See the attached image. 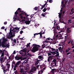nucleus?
Here are the masks:
<instances>
[{
    "instance_id": "obj_16",
    "label": "nucleus",
    "mask_w": 74,
    "mask_h": 74,
    "mask_svg": "<svg viewBox=\"0 0 74 74\" xmlns=\"http://www.w3.org/2000/svg\"><path fill=\"white\" fill-rule=\"evenodd\" d=\"M48 14L47 12H45V13H43L42 14V16H43V17H47V16H45L46 15V14Z\"/></svg>"
},
{
    "instance_id": "obj_10",
    "label": "nucleus",
    "mask_w": 74,
    "mask_h": 74,
    "mask_svg": "<svg viewBox=\"0 0 74 74\" xmlns=\"http://www.w3.org/2000/svg\"><path fill=\"white\" fill-rule=\"evenodd\" d=\"M54 56L53 55H51L50 56H48L47 60L49 62L50 60L51 61V60H52L53 59H54V58H55Z\"/></svg>"
},
{
    "instance_id": "obj_55",
    "label": "nucleus",
    "mask_w": 74,
    "mask_h": 74,
    "mask_svg": "<svg viewBox=\"0 0 74 74\" xmlns=\"http://www.w3.org/2000/svg\"><path fill=\"white\" fill-rule=\"evenodd\" d=\"M71 42V40H70L68 42V44H70V43Z\"/></svg>"
},
{
    "instance_id": "obj_42",
    "label": "nucleus",
    "mask_w": 74,
    "mask_h": 74,
    "mask_svg": "<svg viewBox=\"0 0 74 74\" xmlns=\"http://www.w3.org/2000/svg\"><path fill=\"white\" fill-rule=\"evenodd\" d=\"M67 52H69V51L68 50V49H67L66 51V53H67Z\"/></svg>"
},
{
    "instance_id": "obj_4",
    "label": "nucleus",
    "mask_w": 74,
    "mask_h": 74,
    "mask_svg": "<svg viewBox=\"0 0 74 74\" xmlns=\"http://www.w3.org/2000/svg\"><path fill=\"white\" fill-rule=\"evenodd\" d=\"M19 65V61H18L15 64V62L14 61H13L12 62V69H14V70H16V68L18 67V65Z\"/></svg>"
},
{
    "instance_id": "obj_13",
    "label": "nucleus",
    "mask_w": 74,
    "mask_h": 74,
    "mask_svg": "<svg viewBox=\"0 0 74 74\" xmlns=\"http://www.w3.org/2000/svg\"><path fill=\"white\" fill-rule=\"evenodd\" d=\"M42 31H41L40 33H37V35H38V34H40V37L41 38H42V34H44V32L43 33H42Z\"/></svg>"
},
{
    "instance_id": "obj_28",
    "label": "nucleus",
    "mask_w": 74,
    "mask_h": 74,
    "mask_svg": "<svg viewBox=\"0 0 74 74\" xmlns=\"http://www.w3.org/2000/svg\"><path fill=\"white\" fill-rule=\"evenodd\" d=\"M15 59L17 60H19V56H17V55L15 57Z\"/></svg>"
},
{
    "instance_id": "obj_17",
    "label": "nucleus",
    "mask_w": 74,
    "mask_h": 74,
    "mask_svg": "<svg viewBox=\"0 0 74 74\" xmlns=\"http://www.w3.org/2000/svg\"><path fill=\"white\" fill-rule=\"evenodd\" d=\"M65 1H66V0H62L61 2L62 5H63L64 7H65V4H64V2Z\"/></svg>"
},
{
    "instance_id": "obj_32",
    "label": "nucleus",
    "mask_w": 74,
    "mask_h": 74,
    "mask_svg": "<svg viewBox=\"0 0 74 74\" xmlns=\"http://www.w3.org/2000/svg\"><path fill=\"white\" fill-rule=\"evenodd\" d=\"M71 20H69L68 21V23H71Z\"/></svg>"
},
{
    "instance_id": "obj_51",
    "label": "nucleus",
    "mask_w": 74,
    "mask_h": 74,
    "mask_svg": "<svg viewBox=\"0 0 74 74\" xmlns=\"http://www.w3.org/2000/svg\"><path fill=\"white\" fill-rule=\"evenodd\" d=\"M22 22H25L26 21H25V20L24 19H22L21 20Z\"/></svg>"
},
{
    "instance_id": "obj_58",
    "label": "nucleus",
    "mask_w": 74,
    "mask_h": 74,
    "mask_svg": "<svg viewBox=\"0 0 74 74\" xmlns=\"http://www.w3.org/2000/svg\"><path fill=\"white\" fill-rule=\"evenodd\" d=\"M38 63L39 62H36V63H35V65H37V64H38Z\"/></svg>"
},
{
    "instance_id": "obj_30",
    "label": "nucleus",
    "mask_w": 74,
    "mask_h": 74,
    "mask_svg": "<svg viewBox=\"0 0 74 74\" xmlns=\"http://www.w3.org/2000/svg\"><path fill=\"white\" fill-rule=\"evenodd\" d=\"M51 49L52 50V52H53V51H56V49H54V48H51Z\"/></svg>"
},
{
    "instance_id": "obj_53",
    "label": "nucleus",
    "mask_w": 74,
    "mask_h": 74,
    "mask_svg": "<svg viewBox=\"0 0 74 74\" xmlns=\"http://www.w3.org/2000/svg\"><path fill=\"white\" fill-rule=\"evenodd\" d=\"M27 62H28V61H25L24 64H25V63H27Z\"/></svg>"
},
{
    "instance_id": "obj_39",
    "label": "nucleus",
    "mask_w": 74,
    "mask_h": 74,
    "mask_svg": "<svg viewBox=\"0 0 74 74\" xmlns=\"http://www.w3.org/2000/svg\"><path fill=\"white\" fill-rule=\"evenodd\" d=\"M58 49L59 51H60V50H62V47H60L58 48Z\"/></svg>"
},
{
    "instance_id": "obj_33",
    "label": "nucleus",
    "mask_w": 74,
    "mask_h": 74,
    "mask_svg": "<svg viewBox=\"0 0 74 74\" xmlns=\"http://www.w3.org/2000/svg\"><path fill=\"white\" fill-rule=\"evenodd\" d=\"M34 9L35 11H37V9H38V8H37V7H36L34 8Z\"/></svg>"
},
{
    "instance_id": "obj_41",
    "label": "nucleus",
    "mask_w": 74,
    "mask_h": 74,
    "mask_svg": "<svg viewBox=\"0 0 74 74\" xmlns=\"http://www.w3.org/2000/svg\"><path fill=\"white\" fill-rule=\"evenodd\" d=\"M5 28V27L4 26H3L1 28V29H2L3 30H4Z\"/></svg>"
},
{
    "instance_id": "obj_56",
    "label": "nucleus",
    "mask_w": 74,
    "mask_h": 74,
    "mask_svg": "<svg viewBox=\"0 0 74 74\" xmlns=\"http://www.w3.org/2000/svg\"><path fill=\"white\" fill-rule=\"evenodd\" d=\"M41 7H41V10H42V9H43V8H44V6H43V5H42V6H41Z\"/></svg>"
},
{
    "instance_id": "obj_9",
    "label": "nucleus",
    "mask_w": 74,
    "mask_h": 74,
    "mask_svg": "<svg viewBox=\"0 0 74 74\" xmlns=\"http://www.w3.org/2000/svg\"><path fill=\"white\" fill-rule=\"evenodd\" d=\"M38 49V47L37 46H34L33 47L32 49L31 50V52H33V53H34L36 52V51H37Z\"/></svg>"
},
{
    "instance_id": "obj_3",
    "label": "nucleus",
    "mask_w": 74,
    "mask_h": 74,
    "mask_svg": "<svg viewBox=\"0 0 74 74\" xmlns=\"http://www.w3.org/2000/svg\"><path fill=\"white\" fill-rule=\"evenodd\" d=\"M60 29V26L59 25H58L56 27H55L54 29V36L56 38H58L59 37V34H58L57 33V30H59Z\"/></svg>"
},
{
    "instance_id": "obj_48",
    "label": "nucleus",
    "mask_w": 74,
    "mask_h": 74,
    "mask_svg": "<svg viewBox=\"0 0 74 74\" xmlns=\"http://www.w3.org/2000/svg\"><path fill=\"white\" fill-rule=\"evenodd\" d=\"M65 4H67V2H68V0H66V1H65Z\"/></svg>"
},
{
    "instance_id": "obj_59",
    "label": "nucleus",
    "mask_w": 74,
    "mask_h": 74,
    "mask_svg": "<svg viewBox=\"0 0 74 74\" xmlns=\"http://www.w3.org/2000/svg\"><path fill=\"white\" fill-rule=\"evenodd\" d=\"M47 3H45V4L44 5H43V7H45V6L46 5V4H47Z\"/></svg>"
},
{
    "instance_id": "obj_12",
    "label": "nucleus",
    "mask_w": 74,
    "mask_h": 74,
    "mask_svg": "<svg viewBox=\"0 0 74 74\" xmlns=\"http://www.w3.org/2000/svg\"><path fill=\"white\" fill-rule=\"evenodd\" d=\"M22 14L23 15H25V16H29V15L27 14H26V13L25 12H23H23H22L20 14H19V15H22Z\"/></svg>"
},
{
    "instance_id": "obj_34",
    "label": "nucleus",
    "mask_w": 74,
    "mask_h": 74,
    "mask_svg": "<svg viewBox=\"0 0 74 74\" xmlns=\"http://www.w3.org/2000/svg\"><path fill=\"white\" fill-rule=\"evenodd\" d=\"M20 72L21 73H23V69H21Z\"/></svg>"
},
{
    "instance_id": "obj_14",
    "label": "nucleus",
    "mask_w": 74,
    "mask_h": 74,
    "mask_svg": "<svg viewBox=\"0 0 74 74\" xmlns=\"http://www.w3.org/2000/svg\"><path fill=\"white\" fill-rule=\"evenodd\" d=\"M0 60H1V63H3V62H4L5 60H4V57H1L0 58Z\"/></svg>"
},
{
    "instance_id": "obj_35",
    "label": "nucleus",
    "mask_w": 74,
    "mask_h": 74,
    "mask_svg": "<svg viewBox=\"0 0 74 74\" xmlns=\"http://www.w3.org/2000/svg\"><path fill=\"white\" fill-rule=\"evenodd\" d=\"M48 56H51V55H52V54H51L49 53H48Z\"/></svg>"
},
{
    "instance_id": "obj_44",
    "label": "nucleus",
    "mask_w": 74,
    "mask_h": 74,
    "mask_svg": "<svg viewBox=\"0 0 74 74\" xmlns=\"http://www.w3.org/2000/svg\"><path fill=\"white\" fill-rule=\"evenodd\" d=\"M37 60V61L36 62H38H38H40L41 60H38L37 59H36Z\"/></svg>"
},
{
    "instance_id": "obj_24",
    "label": "nucleus",
    "mask_w": 74,
    "mask_h": 74,
    "mask_svg": "<svg viewBox=\"0 0 74 74\" xmlns=\"http://www.w3.org/2000/svg\"><path fill=\"white\" fill-rule=\"evenodd\" d=\"M38 58L40 59H43V58H42V56H39L38 57Z\"/></svg>"
},
{
    "instance_id": "obj_47",
    "label": "nucleus",
    "mask_w": 74,
    "mask_h": 74,
    "mask_svg": "<svg viewBox=\"0 0 74 74\" xmlns=\"http://www.w3.org/2000/svg\"><path fill=\"white\" fill-rule=\"evenodd\" d=\"M30 46V45L28 43L27 44V45L26 46L27 47H29V46Z\"/></svg>"
},
{
    "instance_id": "obj_29",
    "label": "nucleus",
    "mask_w": 74,
    "mask_h": 74,
    "mask_svg": "<svg viewBox=\"0 0 74 74\" xmlns=\"http://www.w3.org/2000/svg\"><path fill=\"white\" fill-rule=\"evenodd\" d=\"M71 45L72 46H74V42H73V41H72L71 43Z\"/></svg>"
},
{
    "instance_id": "obj_40",
    "label": "nucleus",
    "mask_w": 74,
    "mask_h": 74,
    "mask_svg": "<svg viewBox=\"0 0 74 74\" xmlns=\"http://www.w3.org/2000/svg\"><path fill=\"white\" fill-rule=\"evenodd\" d=\"M49 3H52V0H49Z\"/></svg>"
},
{
    "instance_id": "obj_11",
    "label": "nucleus",
    "mask_w": 74,
    "mask_h": 74,
    "mask_svg": "<svg viewBox=\"0 0 74 74\" xmlns=\"http://www.w3.org/2000/svg\"><path fill=\"white\" fill-rule=\"evenodd\" d=\"M21 51L23 52L24 53V56H28V55H29V53H28V54H26V52H27V51L26 49H24L23 50H21Z\"/></svg>"
},
{
    "instance_id": "obj_23",
    "label": "nucleus",
    "mask_w": 74,
    "mask_h": 74,
    "mask_svg": "<svg viewBox=\"0 0 74 74\" xmlns=\"http://www.w3.org/2000/svg\"><path fill=\"white\" fill-rule=\"evenodd\" d=\"M47 45H45V44H44L42 45V48H45V46H47Z\"/></svg>"
},
{
    "instance_id": "obj_22",
    "label": "nucleus",
    "mask_w": 74,
    "mask_h": 74,
    "mask_svg": "<svg viewBox=\"0 0 74 74\" xmlns=\"http://www.w3.org/2000/svg\"><path fill=\"white\" fill-rule=\"evenodd\" d=\"M6 66H7V70H8L10 69V64H7Z\"/></svg>"
},
{
    "instance_id": "obj_7",
    "label": "nucleus",
    "mask_w": 74,
    "mask_h": 74,
    "mask_svg": "<svg viewBox=\"0 0 74 74\" xmlns=\"http://www.w3.org/2000/svg\"><path fill=\"white\" fill-rule=\"evenodd\" d=\"M50 53H51V55H56H56L54 56V57L55 58V57L58 58V56H59V52L56 51H54V52L50 51Z\"/></svg>"
},
{
    "instance_id": "obj_38",
    "label": "nucleus",
    "mask_w": 74,
    "mask_h": 74,
    "mask_svg": "<svg viewBox=\"0 0 74 74\" xmlns=\"http://www.w3.org/2000/svg\"><path fill=\"white\" fill-rule=\"evenodd\" d=\"M3 72H4L3 73L5 74V72H6V71L5 70V69H3Z\"/></svg>"
},
{
    "instance_id": "obj_1",
    "label": "nucleus",
    "mask_w": 74,
    "mask_h": 74,
    "mask_svg": "<svg viewBox=\"0 0 74 74\" xmlns=\"http://www.w3.org/2000/svg\"><path fill=\"white\" fill-rule=\"evenodd\" d=\"M19 30V28L17 27L13 28V29L11 31L10 30L9 35L8 36V38H11V37H14V36H15V32H16V30Z\"/></svg>"
},
{
    "instance_id": "obj_36",
    "label": "nucleus",
    "mask_w": 74,
    "mask_h": 74,
    "mask_svg": "<svg viewBox=\"0 0 74 74\" xmlns=\"http://www.w3.org/2000/svg\"><path fill=\"white\" fill-rule=\"evenodd\" d=\"M56 43V41H53V43L54 44H55Z\"/></svg>"
},
{
    "instance_id": "obj_63",
    "label": "nucleus",
    "mask_w": 74,
    "mask_h": 74,
    "mask_svg": "<svg viewBox=\"0 0 74 74\" xmlns=\"http://www.w3.org/2000/svg\"><path fill=\"white\" fill-rule=\"evenodd\" d=\"M46 39H47V40H50V38H46Z\"/></svg>"
},
{
    "instance_id": "obj_50",
    "label": "nucleus",
    "mask_w": 74,
    "mask_h": 74,
    "mask_svg": "<svg viewBox=\"0 0 74 74\" xmlns=\"http://www.w3.org/2000/svg\"><path fill=\"white\" fill-rule=\"evenodd\" d=\"M4 51H5V50H4L3 51H2V53H3L4 54L5 53H4Z\"/></svg>"
},
{
    "instance_id": "obj_8",
    "label": "nucleus",
    "mask_w": 74,
    "mask_h": 74,
    "mask_svg": "<svg viewBox=\"0 0 74 74\" xmlns=\"http://www.w3.org/2000/svg\"><path fill=\"white\" fill-rule=\"evenodd\" d=\"M53 62H52L51 63V67H50V69H52L51 68H54V67H55V66L56 67V60L54 59Z\"/></svg>"
},
{
    "instance_id": "obj_57",
    "label": "nucleus",
    "mask_w": 74,
    "mask_h": 74,
    "mask_svg": "<svg viewBox=\"0 0 74 74\" xmlns=\"http://www.w3.org/2000/svg\"><path fill=\"white\" fill-rule=\"evenodd\" d=\"M19 53H20V54H21V55H23V53L22 52H20V51L19 52Z\"/></svg>"
},
{
    "instance_id": "obj_64",
    "label": "nucleus",
    "mask_w": 74,
    "mask_h": 74,
    "mask_svg": "<svg viewBox=\"0 0 74 74\" xmlns=\"http://www.w3.org/2000/svg\"><path fill=\"white\" fill-rule=\"evenodd\" d=\"M3 59H4V60H5V59H7V57H5V58H3Z\"/></svg>"
},
{
    "instance_id": "obj_46",
    "label": "nucleus",
    "mask_w": 74,
    "mask_h": 74,
    "mask_svg": "<svg viewBox=\"0 0 74 74\" xmlns=\"http://www.w3.org/2000/svg\"><path fill=\"white\" fill-rule=\"evenodd\" d=\"M7 21L5 22L4 23V25H7Z\"/></svg>"
},
{
    "instance_id": "obj_5",
    "label": "nucleus",
    "mask_w": 74,
    "mask_h": 74,
    "mask_svg": "<svg viewBox=\"0 0 74 74\" xmlns=\"http://www.w3.org/2000/svg\"><path fill=\"white\" fill-rule=\"evenodd\" d=\"M16 53V52L15 51H14L13 53L9 57V59L7 60V61L8 62H10V61H12L14 58V54H15Z\"/></svg>"
},
{
    "instance_id": "obj_52",
    "label": "nucleus",
    "mask_w": 74,
    "mask_h": 74,
    "mask_svg": "<svg viewBox=\"0 0 74 74\" xmlns=\"http://www.w3.org/2000/svg\"><path fill=\"white\" fill-rule=\"evenodd\" d=\"M23 33V31L22 30L20 32V34H22Z\"/></svg>"
},
{
    "instance_id": "obj_26",
    "label": "nucleus",
    "mask_w": 74,
    "mask_h": 74,
    "mask_svg": "<svg viewBox=\"0 0 74 74\" xmlns=\"http://www.w3.org/2000/svg\"><path fill=\"white\" fill-rule=\"evenodd\" d=\"M62 36L59 34V35L58 36L59 39H62Z\"/></svg>"
},
{
    "instance_id": "obj_27",
    "label": "nucleus",
    "mask_w": 74,
    "mask_h": 74,
    "mask_svg": "<svg viewBox=\"0 0 74 74\" xmlns=\"http://www.w3.org/2000/svg\"><path fill=\"white\" fill-rule=\"evenodd\" d=\"M70 28H68L66 30L68 33H70V31H70Z\"/></svg>"
},
{
    "instance_id": "obj_49",
    "label": "nucleus",
    "mask_w": 74,
    "mask_h": 74,
    "mask_svg": "<svg viewBox=\"0 0 74 74\" xmlns=\"http://www.w3.org/2000/svg\"><path fill=\"white\" fill-rule=\"evenodd\" d=\"M5 51L6 52V55H7V56H8V52L6 51Z\"/></svg>"
},
{
    "instance_id": "obj_37",
    "label": "nucleus",
    "mask_w": 74,
    "mask_h": 74,
    "mask_svg": "<svg viewBox=\"0 0 74 74\" xmlns=\"http://www.w3.org/2000/svg\"><path fill=\"white\" fill-rule=\"evenodd\" d=\"M4 54L3 53H1V57H3V56H4Z\"/></svg>"
},
{
    "instance_id": "obj_60",
    "label": "nucleus",
    "mask_w": 74,
    "mask_h": 74,
    "mask_svg": "<svg viewBox=\"0 0 74 74\" xmlns=\"http://www.w3.org/2000/svg\"><path fill=\"white\" fill-rule=\"evenodd\" d=\"M49 9V10H50V8H49V7L48 8H46V10H48Z\"/></svg>"
},
{
    "instance_id": "obj_21",
    "label": "nucleus",
    "mask_w": 74,
    "mask_h": 74,
    "mask_svg": "<svg viewBox=\"0 0 74 74\" xmlns=\"http://www.w3.org/2000/svg\"><path fill=\"white\" fill-rule=\"evenodd\" d=\"M62 12H60L59 13H58V14H59V18H61V17H62Z\"/></svg>"
},
{
    "instance_id": "obj_43",
    "label": "nucleus",
    "mask_w": 74,
    "mask_h": 74,
    "mask_svg": "<svg viewBox=\"0 0 74 74\" xmlns=\"http://www.w3.org/2000/svg\"><path fill=\"white\" fill-rule=\"evenodd\" d=\"M13 42H14V43H15V44H16V39H14V40H13Z\"/></svg>"
},
{
    "instance_id": "obj_15",
    "label": "nucleus",
    "mask_w": 74,
    "mask_h": 74,
    "mask_svg": "<svg viewBox=\"0 0 74 74\" xmlns=\"http://www.w3.org/2000/svg\"><path fill=\"white\" fill-rule=\"evenodd\" d=\"M74 13V8H73L71 10V12H70V14L71 15H72V14H73Z\"/></svg>"
},
{
    "instance_id": "obj_6",
    "label": "nucleus",
    "mask_w": 74,
    "mask_h": 74,
    "mask_svg": "<svg viewBox=\"0 0 74 74\" xmlns=\"http://www.w3.org/2000/svg\"><path fill=\"white\" fill-rule=\"evenodd\" d=\"M18 11H19V8L14 13L15 15V16L16 17L14 18V21H15L16 20L17 21H19V14H18Z\"/></svg>"
},
{
    "instance_id": "obj_18",
    "label": "nucleus",
    "mask_w": 74,
    "mask_h": 74,
    "mask_svg": "<svg viewBox=\"0 0 74 74\" xmlns=\"http://www.w3.org/2000/svg\"><path fill=\"white\" fill-rule=\"evenodd\" d=\"M45 43L47 42V43H48V42H50H50H50L49 41V40H47V39H46L45 41H44L43 42V44H44L45 43Z\"/></svg>"
},
{
    "instance_id": "obj_54",
    "label": "nucleus",
    "mask_w": 74,
    "mask_h": 74,
    "mask_svg": "<svg viewBox=\"0 0 74 74\" xmlns=\"http://www.w3.org/2000/svg\"><path fill=\"white\" fill-rule=\"evenodd\" d=\"M68 50L69 51H70V50H71V48H70L69 47V48H68Z\"/></svg>"
},
{
    "instance_id": "obj_31",
    "label": "nucleus",
    "mask_w": 74,
    "mask_h": 74,
    "mask_svg": "<svg viewBox=\"0 0 74 74\" xmlns=\"http://www.w3.org/2000/svg\"><path fill=\"white\" fill-rule=\"evenodd\" d=\"M47 11V8H44L43 10V12H45V11Z\"/></svg>"
},
{
    "instance_id": "obj_19",
    "label": "nucleus",
    "mask_w": 74,
    "mask_h": 74,
    "mask_svg": "<svg viewBox=\"0 0 74 74\" xmlns=\"http://www.w3.org/2000/svg\"><path fill=\"white\" fill-rule=\"evenodd\" d=\"M25 23L26 24H27L28 25H29L30 24V21L28 20V21H25Z\"/></svg>"
},
{
    "instance_id": "obj_25",
    "label": "nucleus",
    "mask_w": 74,
    "mask_h": 74,
    "mask_svg": "<svg viewBox=\"0 0 74 74\" xmlns=\"http://www.w3.org/2000/svg\"><path fill=\"white\" fill-rule=\"evenodd\" d=\"M19 12H23V11H22V9H21V8H19Z\"/></svg>"
},
{
    "instance_id": "obj_61",
    "label": "nucleus",
    "mask_w": 74,
    "mask_h": 74,
    "mask_svg": "<svg viewBox=\"0 0 74 74\" xmlns=\"http://www.w3.org/2000/svg\"><path fill=\"white\" fill-rule=\"evenodd\" d=\"M15 74H18V72L16 71L15 72Z\"/></svg>"
},
{
    "instance_id": "obj_45",
    "label": "nucleus",
    "mask_w": 74,
    "mask_h": 74,
    "mask_svg": "<svg viewBox=\"0 0 74 74\" xmlns=\"http://www.w3.org/2000/svg\"><path fill=\"white\" fill-rule=\"evenodd\" d=\"M19 16H20V18H21V19H23V16H22V15H19Z\"/></svg>"
},
{
    "instance_id": "obj_2",
    "label": "nucleus",
    "mask_w": 74,
    "mask_h": 74,
    "mask_svg": "<svg viewBox=\"0 0 74 74\" xmlns=\"http://www.w3.org/2000/svg\"><path fill=\"white\" fill-rule=\"evenodd\" d=\"M3 41L1 42V39H0V46H2L3 47H7V48H8L9 47V45L7 44L5 45L6 44V42L7 41V39L5 38H3L2 39Z\"/></svg>"
},
{
    "instance_id": "obj_20",
    "label": "nucleus",
    "mask_w": 74,
    "mask_h": 74,
    "mask_svg": "<svg viewBox=\"0 0 74 74\" xmlns=\"http://www.w3.org/2000/svg\"><path fill=\"white\" fill-rule=\"evenodd\" d=\"M55 71V69H52V70L51 71V73H52L53 74H54V72Z\"/></svg>"
},
{
    "instance_id": "obj_62",
    "label": "nucleus",
    "mask_w": 74,
    "mask_h": 74,
    "mask_svg": "<svg viewBox=\"0 0 74 74\" xmlns=\"http://www.w3.org/2000/svg\"><path fill=\"white\" fill-rule=\"evenodd\" d=\"M67 55H69V54H70V52H69L68 53H66Z\"/></svg>"
}]
</instances>
